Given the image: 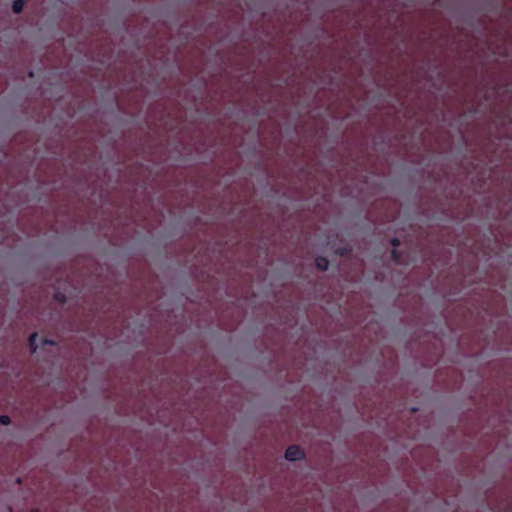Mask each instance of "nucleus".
<instances>
[{"instance_id":"7","label":"nucleus","mask_w":512,"mask_h":512,"mask_svg":"<svg viewBox=\"0 0 512 512\" xmlns=\"http://www.w3.org/2000/svg\"><path fill=\"white\" fill-rule=\"evenodd\" d=\"M399 243H400V242H399V240H398L397 238H393V239H391V244H392V246L396 247V246H398V245H399Z\"/></svg>"},{"instance_id":"1","label":"nucleus","mask_w":512,"mask_h":512,"mask_svg":"<svg viewBox=\"0 0 512 512\" xmlns=\"http://www.w3.org/2000/svg\"><path fill=\"white\" fill-rule=\"evenodd\" d=\"M303 456L304 452L296 445L289 446L285 451V459L288 461H297Z\"/></svg>"},{"instance_id":"4","label":"nucleus","mask_w":512,"mask_h":512,"mask_svg":"<svg viewBox=\"0 0 512 512\" xmlns=\"http://www.w3.org/2000/svg\"><path fill=\"white\" fill-rule=\"evenodd\" d=\"M36 339H37L36 333H33L29 338V346H30L32 353L36 352V350H37Z\"/></svg>"},{"instance_id":"8","label":"nucleus","mask_w":512,"mask_h":512,"mask_svg":"<svg viewBox=\"0 0 512 512\" xmlns=\"http://www.w3.org/2000/svg\"><path fill=\"white\" fill-rule=\"evenodd\" d=\"M55 298H56L58 301H61V302H63V301H64V297H63L60 293H56V294H55Z\"/></svg>"},{"instance_id":"6","label":"nucleus","mask_w":512,"mask_h":512,"mask_svg":"<svg viewBox=\"0 0 512 512\" xmlns=\"http://www.w3.org/2000/svg\"><path fill=\"white\" fill-rule=\"evenodd\" d=\"M42 343H43V345H48V344H49V345H54V344H55V342H54V341L47 340V339H43V340H42Z\"/></svg>"},{"instance_id":"2","label":"nucleus","mask_w":512,"mask_h":512,"mask_svg":"<svg viewBox=\"0 0 512 512\" xmlns=\"http://www.w3.org/2000/svg\"><path fill=\"white\" fill-rule=\"evenodd\" d=\"M316 266L322 271H325L328 269L329 262L326 258L319 257L316 259Z\"/></svg>"},{"instance_id":"5","label":"nucleus","mask_w":512,"mask_h":512,"mask_svg":"<svg viewBox=\"0 0 512 512\" xmlns=\"http://www.w3.org/2000/svg\"><path fill=\"white\" fill-rule=\"evenodd\" d=\"M0 423L2 425H8L10 423V418L6 415L0 416Z\"/></svg>"},{"instance_id":"9","label":"nucleus","mask_w":512,"mask_h":512,"mask_svg":"<svg viewBox=\"0 0 512 512\" xmlns=\"http://www.w3.org/2000/svg\"><path fill=\"white\" fill-rule=\"evenodd\" d=\"M392 254H393V257L396 258V251H393Z\"/></svg>"},{"instance_id":"3","label":"nucleus","mask_w":512,"mask_h":512,"mask_svg":"<svg viewBox=\"0 0 512 512\" xmlns=\"http://www.w3.org/2000/svg\"><path fill=\"white\" fill-rule=\"evenodd\" d=\"M23 7H24V0H14L12 3V9L15 13L21 12Z\"/></svg>"}]
</instances>
